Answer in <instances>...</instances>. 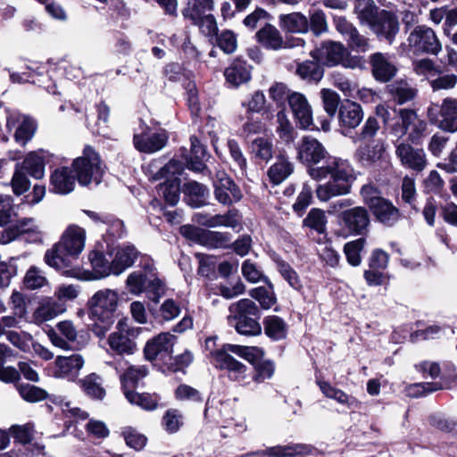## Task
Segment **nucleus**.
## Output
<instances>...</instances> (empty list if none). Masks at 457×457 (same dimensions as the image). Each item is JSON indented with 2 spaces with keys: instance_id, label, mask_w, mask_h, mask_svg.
Masks as SVG:
<instances>
[{
  "instance_id": "56",
  "label": "nucleus",
  "mask_w": 457,
  "mask_h": 457,
  "mask_svg": "<svg viewBox=\"0 0 457 457\" xmlns=\"http://www.w3.org/2000/svg\"><path fill=\"white\" fill-rule=\"evenodd\" d=\"M320 97L325 112L330 117L335 116L340 101L338 94L332 89L323 88L320 91Z\"/></svg>"
},
{
  "instance_id": "26",
  "label": "nucleus",
  "mask_w": 457,
  "mask_h": 457,
  "mask_svg": "<svg viewBox=\"0 0 457 457\" xmlns=\"http://www.w3.org/2000/svg\"><path fill=\"white\" fill-rule=\"evenodd\" d=\"M20 119H21V120L16 128L14 136L16 141L24 145L28 141H29L32 138L36 131V123L32 119L29 117H21L20 115L11 114L7 119V127L10 129L15 128L16 122Z\"/></svg>"
},
{
  "instance_id": "62",
  "label": "nucleus",
  "mask_w": 457,
  "mask_h": 457,
  "mask_svg": "<svg viewBox=\"0 0 457 457\" xmlns=\"http://www.w3.org/2000/svg\"><path fill=\"white\" fill-rule=\"evenodd\" d=\"M30 181L20 169V163L15 166V170L12 179V191L16 195H21L27 192L29 188Z\"/></svg>"
},
{
  "instance_id": "16",
  "label": "nucleus",
  "mask_w": 457,
  "mask_h": 457,
  "mask_svg": "<svg viewBox=\"0 0 457 457\" xmlns=\"http://www.w3.org/2000/svg\"><path fill=\"white\" fill-rule=\"evenodd\" d=\"M47 337L52 345L62 350H70L71 343L77 340L78 331L70 320L60 321L55 328L47 331Z\"/></svg>"
},
{
  "instance_id": "46",
  "label": "nucleus",
  "mask_w": 457,
  "mask_h": 457,
  "mask_svg": "<svg viewBox=\"0 0 457 457\" xmlns=\"http://www.w3.org/2000/svg\"><path fill=\"white\" fill-rule=\"evenodd\" d=\"M264 330L265 334L274 340L283 339L287 336V325L278 316H269L265 319Z\"/></svg>"
},
{
  "instance_id": "18",
  "label": "nucleus",
  "mask_w": 457,
  "mask_h": 457,
  "mask_svg": "<svg viewBox=\"0 0 457 457\" xmlns=\"http://www.w3.org/2000/svg\"><path fill=\"white\" fill-rule=\"evenodd\" d=\"M214 194L216 199L222 204H231L238 202L242 197L237 186L224 172H218L216 175Z\"/></svg>"
},
{
  "instance_id": "59",
  "label": "nucleus",
  "mask_w": 457,
  "mask_h": 457,
  "mask_svg": "<svg viewBox=\"0 0 457 457\" xmlns=\"http://www.w3.org/2000/svg\"><path fill=\"white\" fill-rule=\"evenodd\" d=\"M179 183L180 181L175 179L160 185V191L170 205L177 204L179 200Z\"/></svg>"
},
{
  "instance_id": "34",
  "label": "nucleus",
  "mask_w": 457,
  "mask_h": 457,
  "mask_svg": "<svg viewBox=\"0 0 457 457\" xmlns=\"http://www.w3.org/2000/svg\"><path fill=\"white\" fill-rule=\"evenodd\" d=\"M293 171V163L284 155H279L268 170V176L273 184L278 185L287 179Z\"/></svg>"
},
{
  "instance_id": "43",
  "label": "nucleus",
  "mask_w": 457,
  "mask_h": 457,
  "mask_svg": "<svg viewBox=\"0 0 457 457\" xmlns=\"http://www.w3.org/2000/svg\"><path fill=\"white\" fill-rule=\"evenodd\" d=\"M355 12L361 22L367 23L370 27L379 14L376 4L370 0H357L355 4Z\"/></svg>"
},
{
  "instance_id": "51",
  "label": "nucleus",
  "mask_w": 457,
  "mask_h": 457,
  "mask_svg": "<svg viewBox=\"0 0 457 457\" xmlns=\"http://www.w3.org/2000/svg\"><path fill=\"white\" fill-rule=\"evenodd\" d=\"M17 389L21 398L29 403L43 401L48 396L46 390L29 384L18 385Z\"/></svg>"
},
{
  "instance_id": "33",
  "label": "nucleus",
  "mask_w": 457,
  "mask_h": 457,
  "mask_svg": "<svg viewBox=\"0 0 457 457\" xmlns=\"http://www.w3.org/2000/svg\"><path fill=\"white\" fill-rule=\"evenodd\" d=\"M196 221L199 224L209 228L228 227L235 228L239 224L237 215L235 212H228L223 215L216 214L210 217L197 214Z\"/></svg>"
},
{
  "instance_id": "15",
  "label": "nucleus",
  "mask_w": 457,
  "mask_h": 457,
  "mask_svg": "<svg viewBox=\"0 0 457 457\" xmlns=\"http://www.w3.org/2000/svg\"><path fill=\"white\" fill-rule=\"evenodd\" d=\"M395 154L401 164L415 171H421L427 165L426 154L421 148H415L410 144L400 143L396 146Z\"/></svg>"
},
{
  "instance_id": "23",
  "label": "nucleus",
  "mask_w": 457,
  "mask_h": 457,
  "mask_svg": "<svg viewBox=\"0 0 457 457\" xmlns=\"http://www.w3.org/2000/svg\"><path fill=\"white\" fill-rule=\"evenodd\" d=\"M72 168L62 167L56 169L50 176L51 190L61 195L72 192L76 186V179Z\"/></svg>"
},
{
  "instance_id": "39",
  "label": "nucleus",
  "mask_w": 457,
  "mask_h": 457,
  "mask_svg": "<svg viewBox=\"0 0 457 457\" xmlns=\"http://www.w3.org/2000/svg\"><path fill=\"white\" fill-rule=\"evenodd\" d=\"M386 153V145L383 141H373L370 145L360 147L357 155L361 161L374 163L383 159Z\"/></svg>"
},
{
  "instance_id": "2",
  "label": "nucleus",
  "mask_w": 457,
  "mask_h": 457,
  "mask_svg": "<svg viewBox=\"0 0 457 457\" xmlns=\"http://www.w3.org/2000/svg\"><path fill=\"white\" fill-rule=\"evenodd\" d=\"M86 238L85 228L76 224L69 225L60 240L46 252L45 262L58 270L70 267L72 261L78 259L84 251Z\"/></svg>"
},
{
  "instance_id": "24",
  "label": "nucleus",
  "mask_w": 457,
  "mask_h": 457,
  "mask_svg": "<svg viewBox=\"0 0 457 457\" xmlns=\"http://www.w3.org/2000/svg\"><path fill=\"white\" fill-rule=\"evenodd\" d=\"M48 154L44 150L29 153L23 162L20 163V169L27 171L36 179H41L45 176L46 160Z\"/></svg>"
},
{
  "instance_id": "30",
  "label": "nucleus",
  "mask_w": 457,
  "mask_h": 457,
  "mask_svg": "<svg viewBox=\"0 0 457 457\" xmlns=\"http://www.w3.org/2000/svg\"><path fill=\"white\" fill-rule=\"evenodd\" d=\"M137 256V252L134 246L128 245L117 248L112 260L113 275L118 276L132 266Z\"/></svg>"
},
{
  "instance_id": "20",
  "label": "nucleus",
  "mask_w": 457,
  "mask_h": 457,
  "mask_svg": "<svg viewBox=\"0 0 457 457\" xmlns=\"http://www.w3.org/2000/svg\"><path fill=\"white\" fill-rule=\"evenodd\" d=\"M88 261L92 270L84 272V279L97 280L113 274L112 262H110L102 252L98 250L89 252Z\"/></svg>"
},
{
  "instance_id": "45",
  "label": "nucleus",
  "mask_w": 457,
  "mask_h": 457,
  "mask_svg": "<svg viewBox=\"0 0 457 457\" xmlns=\"http://www.w3.org/2000/svg\"><path fill=\"white\" fill-rule=\"evenodd\" d=\"M226 349H228L230 353H233L249 362L256 365L259 361L263 357L262 349L255 346H243L238 345L228 344Z\"/></svg>"
},
{
  "instance_id": "60",
  "label": "nucleus",
  "mask_w": 457,
  "mask_h": 457,
  "mask_svg": "<svg viewBox=\"0 0 457 457\" xmlns=\"http://www.w3.org/2000/svg\"><path fill=\"white\" fill-rule=\"evenodd\" d=\"M195 24L198 25L201 31L209 37L217 36L218 25L216 20L212 14H201L197 20H191Z\"/></svg>"
},
{
  "instance_id": "17",
  "label": "nucleus",
  "mask_w": 457,
  "mask_h": 457,
  "mask_svg": "<svg viewBox=\"0 0 457 457\" xmlns=\"http://www.w3.org/2000/svg\"><path fill=\"white\" fill-rule=\"evenodd\" d=\"M370 28L378 37H384L391 44L399 32L400 24L395 14L382 10Z\"/></svg>"
},
{
  "instance_id": "11",
  "label": "nucleus",
  "mask_w": 457,
  "mask_h": 457,
  "mask_svg": "<svg viewBox=\"0 0 457 457\" xmlns=\"http://www.w3.org/2000/svg\"><path fill=\"white\" fill-rule=\"evenodd\" d=\"M116 328L117 331L111 333L108 337L111 349L120 354L133 353L136 344L130 337H137L141 328H130L126 320H119Z\"/></svg>"
},
{
  "instance_id": "13",
  "label": "nucleus",
  "mask_w": 457,
  "mask_h": 457,
  "mask_svg": "<svg viewBox=\"0 0 457 457\" xmlns=\"http://www.w3.org/2000/svg\"><path fill=\"white\" fill-rule=\"evenodd\" d=\"M174 343L175 337L173 335L167 332L160 333L147 341L144 349L145 358L149 361L160 359L165 361L167 358L171 360L170 353H172Z\"/></svg>"
},
{
  "instance_id": "57",
  "label": "nucleus",
  "mask_w": 457,
  "mask_h": 457,
  "mask_svg": "<svg viewBox=\"0 0 457 457\" xmlns=\"http://www.w3.org/2000/svg\"><path fill=\"white\" fill-rule=\"evenodd\" d=\"M294 92L287 87L285 83L275 82L269 88V96L278 105H282L287 100L289 102L290 96Z\"/></svg>"
},
{
  "instance_id": "19",
  "label": "nucleus",
  "mask_w": 457,
  "mask_h": 457,
  "mask_svg": "<svg viewBox=\"0 0 457 457\" xmlns=\"http://www.w3.org/2000/svg\"><path fill=\"white\" fill-rule=\"evenodd\" d=\"M167 141L163 133H150L145 124L141 125V132L134 135L135 147L144 153H154L161 150Z\"/></svg>"
},
{
  "instance_id": "6",
  "label": "nucleus",
  "mask_w": 457,
  "mask_h": 457,
  "mask_svg": "<svg viewBox=\"0 0 457 457\" xmlns=\"http://www.w3.org/2000/svg\"><path fill=\"white\" fill-rule=\"evenodd\" d=\"M216 337H208L204 344L205 350L209 352V355L213 359L216 367L227 370L228 377L232 380L245 381L249 377L247 367L228 353L229 350L226 349L227 345H223L221 349H216Z\"/></svg>"
},
{
  "instance_id": "4",
  "label": "nucleus",
  "mask_w": 457,
  "mask_h": 457,
  "mask_svg": "<svg viewBox=\"0 0 457 457\" xmlns=\"http://www.w3.org/2000/svg\"><path fill=\"white\" fill-rule=\"evenodd\" d=\"M312 56L327 66L342 65L345 68L356 69L362 66L361 57L350 54L347 48L335 41L324 42L319 48L311 52Z\"/></svg>"
},
{
  "instance_id": "9",
  "label": "nucleus",
  "mask_w": 457,
  "mask_h": 457,
  "mask_svg": "<svg viewBox=\"0 0 457 457\" xmlns=\"http://www.w3.org/2000/svg\"><path fill=\"white\" fill-rule=\"evenodd\" d=\"M180 233L190 241L209 248L226 247L231 240L228 233L206 230L193 225L180 227Z\"/></svg>"
},
{
  "instance_id": "8",
  "label": "nucleus",
  "mask_w": 457,
  "mask_h": 457,
  "mask_svg": "<svg viewBox=\"0 0 457 457\" xmlns=\"http://www.w3.org/2000/svg\"><path fill=\"white\" fill-rule=\"evenodd\" d=\"M407 46L415 54L437 55L442 50V44L435 31L425 25L417 26L411 31Z\"/></svg>"
},
{
  "instance_id": "42",
  "label": "nucleus",
  "mask_w": 457,
  "mask_h": 457,
  "mask_svg": "<svg viewBox=\"0 0 457 457\" xmlns=\"http://www.w3.org/2000/svg\"><path fill=\"white\" fill-rule=\"evenodd\" d=\"M401 123L397 122L391 127L392 133L398 138L405 136L409 129L419 120L416 112L411 109L399 110Z\"/></svg>"
},
{
  "instance_id": "32",
  "label": "nucleus",
  "mask_w": 457,
  "mask_h": 457,
  "mask_svg": "<svg viewBox=\"0 0 457 457\" xmlns=\"http://www.w3.org/2000/svg\"><path fill=\"white\" fill-rule=\"evenodd\" d=\"M191 142V150L190 155H185L184 158L187 162V166L188 169L201 172L205 169L204 160L206 159L207 154L204 146L199 142V140L192 137L190 138Z\"/></svg>"
},
{
  "instance_id": "27",
  "label": "nucleus",
  "mask_w": 457,
  "mask_h": 457,
  "mask_svg": "<svg viewBox=\"0 0 457 457\" xmlns=\"http://www.w3.org/2000/svg\"><path fill=\"white\" fill-rule=\"evenodd\" d=\"M338 117L342 126L354 129L363 119L362 108L353 101H346L339 108Z\"/></svg>"
},
{
  "instance_id": "10",
  "label": "nucleus",
  "mask_w": 457,
  "mask_h": 457,
  "mask_svg": "<svg viewBox=\"0 0 457 457\" xmlns=\"http://www.w3.org/2000/svg\"><path fill=\"white\" fill-rule=\"evenodd\" d=\"M85 366V359L79 353L57 355L53 362V376L55 378L75 382Z\"/></svg>"
},
{
  "instance_id": "22",
  "label": "nucleus",
  "mask_w": 457,
  "mask_h": 457,
  "mask_svg": "<svg viewBox=\"0 0 457 457\" xmlns=\"http://www.w3.org/2000/svg\"><path fill=\"white\" fill-rule=\"evenodd\" d=\"M345 226L353 233L361 234L370 225L368 211L361 206L353 207L342 212Z\"/></svg>"
},
{
  "instance_id": "36",
  "label": "nucleus",
  "mask_w": 457,
  "mask_h": 457,
  "mask_svg": "<svg viewBox=\"0 0 457 457\" xmlns=\"http://www.w3.org/2000/svg\"><path fill=\"white\" fill-rule=\"evenodd\" d=\"M280 27L292 33L307 32L309 22L307 18L300 12H292L279 16Z\"/></svg>"
},
{
  "instance_id": "50",
  "label": "nucleus",
  "mask_w": 457,
  "mask_h": 457,
  "mask_svg": "<svg viewBox=\"0 0 457 457\" xmlns=\"http://www.w3.org/2000/svg\"><path fill=\"white\" fill-rule=\"evenodd\" d=\"M389 92L399 104H403L412 100L416 95L415 89L407 83L397 82L389 86Z\"/></svg>"
},
{
  "instance_id": "37",
  "label": "nucleus",
  "mask_w": 457,
  "mask_h": 457,
  "mask_svg": "<svg viewBox=\"0 0 457 457\" xmlns=\"http://www.w3.org/2000/svg\"><path fill=\"white\" fill-rule=\"evenodd\" d=\"M317 383L322 394L326 397L337 401L339 404L351 408L357 403V401L353 396H350L343 390L331 386L328 382L319 380Z\"/></svg>"
},
{
  "instance_id": "12",
  "label": "nucleus",
  "mask_w": 457,
  "mask_h": 457,
  "mask_svg": "<svg viewBox=\"0 0 457 457\" xmlns=\"http://www.w3.org/2000/svg\"><path fill=\"white\" fill-rule=\"evenodd\" d=\"M428 116L431 122H436L437 127L446 132L457 131V98L447 96L442 100L439 108L440 120H437L436 109L429 107Z\"/></svg>"
},
{
  "instance_id": "28",
  "label": "nucleus",
  "mask_w": 457,
  "mask_h": 457,
  "mask_svg": "<svg viewBox=\"0 0 457 457\" xmlns=\"http://www.w3.org/2000/svg\"><path fill=\"white\" fill-rule=\"evenodd\" d=\"M311 453V447L305 445H287L269 447L266 450L256 453L259 456L270 457H296L304 456Z\"/></svg>"
},
{
  "instance_id": "35",
  "label": "nucleus",
  "mask_w": 457,
  "mask_h": 457,
  "mask_svg": "<svg viewBox=\"0 0 457 457\" xmlns=\"http://www.w3.org/2000/svg\"><path fill=\"white\" fill-rule=\"evenodd\" d=\"M83 392L89 397L102 400L105 396V389L103 387V379L96 373H91L79 380Z\"/></svg>"
},
{
  "instance_id": "40",
  "label": "nucleus",
  "mask_w": 457,
  "mask_h": 457,
  "mask_svg": "<svg viewBox=\"0 0 457 457\" xmlns=\"http://www.w3.org/2000/svg\"><path fill=\"white\" fill-rule=\"evenodd\" d=\"M182 190L186 195L190 197L188 204L193 207H199L204 204L208 195L207 188L196 181L186 183Z\"/></svg>"
},
{
  "instance_id": "31",
  "label": "nucleus",
  "mask_w": 457,
  "mask_h": 457,
  "mask_svg": "<svg viewBox=\"0 0 457 457\" xmlns=\"http://www.w3.org/2000/svg\"><path fill=\"white\" fill-rule=\"evenodd\" d=\"M226 80L233 87H238L250 80V66L245 62L235 60L224 72Z\"/></svg>"
},
{
  "instance_id": "63",
  "label": "nucleus",
  "mask_w": 457,
  "mask_h": 457,
  "mask_svg": "<svg viewBox=\"0 0 457 457\" xmlns=\"http://www.w3.org/2000/svg\"><path fill=\"white\" fill-rule=\"evenodd\" d=\"M429 85L433 91L451 90L457 85V75L453 73L440 74L437 78L430 79Z\"/></svg>"
},
{
  "instance_id": "47",
  "label": "nucleus",
  "mask_w": 457,
  "mask_h": 457,
  "mask_svg": "<svg viewBox=\"0 0 457 457\" xmlns=\"http://www.w3.org/2000/svg\"><path fill=\"white\" fill-rule=\"evenodd\" d=\"M296 74L303 79L318 82L324 72L316 62L305 61L298 64Z\"/></svg>"
},
{
  "instance_id": "53",
  "label": "nucleus",
  "mask_w": 457,
  "mask_h": 457,
  "mask_svg": "<svg viewBox=\"0 0 457 457\" xmlns=\"http://www.w3.org/2000/svg\"><path fill=\"white\" fill-rule=\"evenodd\" d=\"M365 245L364 238H359L345 245L344 251L348 262L353 266L360 265L361 262V252Z\"/></svg>"
},
{
  "instance_id": "38",
  "label": "nucleus",
  "mask_w": 457,
  "mask_h": 457,
  "mask_svg": "<svg viewBox=\"0 0 457 457\" xmlns=\"http://www.w3.org/2000/svg\"><path fill=\"white\" fill-rule=\"evenodd\" d=\"M124 395L131 404L139 406L145 411L155 410L160 400L157 395H150L147 393L139 394L133 390H125Z\"/></svg>"
},
{
  "instance_id": "25",
  "label": "nucleus",
  "mask_w": 457,
  "mask_h": 457,
  "mask_svg": "<svg viewBox=\"0 0 457 457\" xmlns=\"http://www.w3.org/2000/svg\"><path fill=\"white\" fill-rule=\"evenodd\" d=\"M372 73L376 79L386 82L396 73V67L389 56L382 53H375L370 56Z\"/></svg>"
},
{
  "instance_id": "3",
  "label": "nucleus",
  "mask_w": 457,
  "mask_h": 457,
  "mask_svg": "<svg viewBox=\"0 0 457 457\" xmlns=\"http://www.w3.org/2000/svg\"><path fill=\"white\" fill-rule=\"evenodd\" d=\"M79 185L87 187L101 183L104 169L99 154L89 145L85 146L82 155L71 164Z\"/></svg>"
},
{
  "instance_id": "48",
  "label": "nucleus",
  "mask_w": 457,
  "mask_h": 457,
  "mask_svg": "<svg viewBox=\"0 0 457 457\" xmlns=\"http://www.w3.org/2000/svg\"><path fill=\"white\" fill-rule=\"evenodd\" d=\"M147 375V370L145 366H131L120 377L123 391L131 390L137 385V381Z\"/></svg>"
},
{
  "instance_id": "14",
  "label": "nucleus",
  "mask_w": 457,
  "mask_h": 457,
  "mask_svg": "<svg viewBox=\"0 0 457 457\" xmlns=\"http://www.w3.org/2000/svg\"><path fill=\"white\" fill-rule=\"evenodd\" d=\"M258 41L266 48L278 50L282 47L303 46L304 41L300 37H292L284 42L279 30L270 24H266L256 34Z\"/></svg>"
},
{
  "instance_id": "21",
  "label": "nucleus",
  "mask_w": 457,
  "mask_h": 457,
  "mask_svg": "<svg viewBox=\"0 0 457 457\" xmlns=\"http://www.w3.org/2000/svg\"><path fill=\"white\" fill-rule=\"evenodd\" d=\"M289 106L302 129H309L312 124V110L306 97L294 92L289 98Z\"/></svg>"
},
{
  "instance_id": "61",
  "label": "nucleus",
  "mask_w": 457,
  "mask_h": 457,
  "mask_svg": "<svg viewBox=\"0 0 457 457\" xmlns=\"http://www.w3.org/2000/svg\"><path fill=\"white\" fill-rule=\"evenodd\" d=\"M360 194L363 203L370 209L378 202L384 199L380 190L371 183L365 184L361 187Z\"/></svg>"
},
{
  "instance_id": "58",
  "label": "nucleus",
  "mask_w": 457,
  "mask_h": 457,
  "mask_svg": "<svg viewBox=\"0 0 457 457\" xmlns=\"http://www.w3.org/2000/svg\"><path fill=\"white\" fill-rule=\"evenodd\" d=\"M306 226L315 229L319 233H324L326 230L327 219L325 212L320 209H312L304 220Z\"/></svg>"
},
{
  "instance_id": "5",
  "label": "nucleus",
  "mask_w": 457,
  "mask_h": 457,
  "mask_svg": "<svg viewBox=\"0 0 457 457\" xmlns=\"http://www.w3.org/2000/svg\"><path fill=\"white\" fill-rule=\"evenodd\" d=\"M118 305L119 295L111 288L96 291L88 301L91 318L96 322H102L104 329L113 322Z\"/></svg>"
},
{
  "instance_id": "29",
  "label": "nucleus",
  "mask_w": 457,
  "mask_h": 457,
  "mask_svg": "<svg viewBox=\"0 0 457 457\" xmlns=\"http://www.w3.org/2000/svg\"><path fill=\"white\" fill-rule=\"evenodd\" d=\"M370 210L378 221L386 226L394 225L400 218L399 210L386 198L372 206Z\"/></svg>"
},
{
  "instance_id": "41",
  "label": "nucleus",
  "mask_w": 457,
  "mask_h": 457,
  "mask_svg": "<svg viewBox=\"0 0 457 457\" xmlns=\"http://www.w3.org/2000/svg\"><path fill=\"white\" fill-rule=\"evenodd\" d=\"M228 320L232 323V318L257 316V305L250 299H242L229 306Z\"/></svg>"
},
{
  "instance_id": "55",
  "label": "nucleus",
  "mask_w": 457,
  "mask_h": 457,
  "mask_svg": "<svg viewBox=\"0 0 457 457\" xmlns=\"http://www.w3.org/2000/svg\"><path fill=\"white\" fill-rule=\"evenodd\" d=\"M277 131L280 138L287 143L291 142L294 139V127L284 110L277 113Z\"/></svg>"
},
{
  "instance_id": "54",
  "label": "nucleus",
  "mask_w": 457,
  "mask_h": 457,
  "mask_svg": "<svg viewBox=\"0 0 457 457\" xmlns=\"http://www.w3.org/2000/svg\"><path fill=\"white\" fill-rule=\"evenodd\" d=\"M184 170V165L177 160H170L165 164L159 172L154 176V179H165L166 181L177 179L179 180L178 176Z\"/></svg>"
},
{
  "instance_id": "49",
  "label": "nucleus",
  "mask_w": 457,
  "mask_h": 457,
  "mask_svg": "<svg viewBox=\"0 0 457 457\" xmlns=\"http://www.w3.org/2000/svg\"><path fill=\"white\" fill-rule=\"evenodd\" d=\"M233 321L236 322L235 328L239 334L256 336L262 331L260 324L253 317L232 318V322Z\"/></svg>"
},
{
  "instance_id": "44",
  "label": "nucleus",
  "mask_w": 457,
  "mask_h": 457,
  "mask_svg": "<svg viewBox=\"0 0 457 457\" xmlns=\"http://www.w3.org/2000/svg\"><path fill=\"white\" fill-rule=\"evenodd\" d=\"M213 7V0H187V4L183 11V14L190 20H197L200 18L201 14L212 11Z\"/></svg>"
},
{
  "instance_id": "64",
  "label": "nucleus",
  "mask_w": 457,
  "mask_h": 457,
  "mask_svg": "<svg viewBox=\"0 0 457 457\" xmlns=\"http://www.w3.org/2000/svg\"><path fill=\"white\" fill-rule=\"evenodd\" d=\"M218 46L226 54H232L237 46V37L231 30H224L219 36H215Z\"/></svg>"
},
{
  "instance_id": "7",
  "label": "nucleus",
  "mask_w": 457,
  "mask_h": 457,
  "mask_svg": "<svg viewBox=\"0 0 457 457\" xmlns=\"http://www.w3.org/2000/svg\"><path fill=\"white\" fill-rule=\"evenodd\" d=\"M126 288L135 295L145 291L153 293L155 295L154 301H158V298L164 293V286L152 268L130 273L126 279Z\"/></svg>"
},
{
  "instance_id": "52",
  "label": "nucleus",
  "mask_w": 457,
  "mask_h": 457,
  "mask_svg": "<svg viewBox=\"0 0 457 457\" xmlns=\"http://www.w3.org/2000/svg\"><path fill=\"white\" fill-rule=\"evenodd\" d=\"M162 424L168 433L178 432L184 424L182 412L177 409L168 410L162 417Z\"/></svg>"
},
{
  "instance_id": "1",
  "label": "nucleus",
  "mask_w": 457,
  "mask_h": 457,
  "mask_svg": "<svg viewBox=\"0 0 457 457\" xmlns=\"http://www.w3.org/2000/svg\"><path fill=\"white\" fill-rule=\"evenodd\" d=\"M296 159L308 166V174L315 180L330 179L316 188L318 199L327 202L332 197L350 193L353 169L341 158L330 155L323 145L311 136L303 137L296 145Z\"/></svg>"
}]
</instances>
